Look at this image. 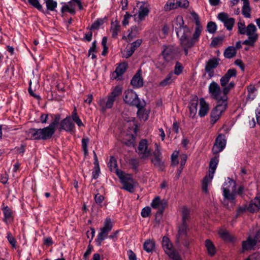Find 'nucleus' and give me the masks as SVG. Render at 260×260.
<instances>
[{
	"mask_svg": "<svg viewBox=\"0 0 260 260\" xmlns=\"http://www.w3.org/2000/svg\"><path fill=\"white\" fill-rule=\"evenodd\" d=\"M237 76V71L235 69H230L220 79L221 88L219 85L215 81L210 83L208 86V92L211 98L215 100L217 103L227 102L228 94L235 86L233 81H230L231 78Z\"/></svg>",
	"mask_w": 260,
	"mask_h": 260,
	"instance_id": "1",
	"label": "nucleus"
},
{
	"mask_svg": "<svg viewBox=\"0 0 260 260\" xmlns=\"http://www.w3.org/2000/svg\"><path fill=\"white\" fill-rule=\"evenodd\" d=\"M122 92V88L119 86H116L106 98H100L98 102V105L101 111L104 112L107 109L112 108L114 102L121 95Z\"/></svg>",
	"mask_w": 260,
	"mask_h": 260,
	"instance_id": "2",
	"label": "nucleus"
},
{
	"mask_svg": "<svg viewBox=\"0 0 260 260\" xmlns=\"http://www.w3.org/2000/svg\"><path fill=\"white\" fill-rule=\"evenodd\" d=\"M218 162L219 156L212 158L210 161L208 173L203 178L202 183V190L206 193H208V187L211 184Z\"/></svg>",
	"mask_w": 260,
	"mask_h": 260,
	"instance_id": "3",
	"label": "nucleus"
},
{
	"mask_svg": "<svg viewBox=\"0 0 260 260\" xmlns=\"http://www.w3.org/2000/svg\"><path fill=\"white\" fill-rule=\"evenodd\" d=\"M54 134L48 126L43 128H30L27 131V136L31 140H47Z\"/></svg>",
	"mask_w": 260,
	"mask_h": 260,
	"instance_id": "4",
	"label": "nucleus"
},
{
	"mask_svg": "<svg viewBox=\"0 0 260 260\" xmlns=\"http://www.w3.org/2000/svg\"><path fill=\"white\" fill-rule=\"evenodd\" d=\"M236 182L228 177L222 186L223 195L225 199L233 202L237 193Z\"/></svg>",
	"mask_w": 260,
	"mask_h": 260,
	"instance_id": "5",
	"label": "nucleus"
},
{
	"mask_svg": "<svg viewBox=\"0 0 260 260\" xmlns=\"http://www.w3.org/2000/svg\"><path fill=\"white\" fill-rule=\"evenodd\" d=\"M121 183L123 185L121 189L125 190L131 193L134 192L136 182L133 179L132 175L125 174L123 172H117Z\"/></svg>",
	"mask_w": 260,
	"mask_h": 260,
	"instance_id": "6",
	"label": "nucleus"
},
{
	"mask_svg": "<svg viewBox=\"0 0 260 260\" xmlns=\"http://www.w3.org/2000/svg\"><path fill=\"white\" fill-rule=\"evenodd\" d=\"M190 209L186 206L181 209L182 223L179 227V239L185 237L188 229L187 221L190 218Z\"/></svg>",
	"mask_w": 260,
	"mask_h": 260,
	"instance_id": "7",
	"label": "nucleus"
},
{
	"mask_svg": "<svg viewBox=\"0 0 260 260\" xmlns=\"http://www.w3.org/2000/svg\"><path fill=\"white\" fill-rule=\"evenodd\" d=\"M113 227V223L110 218H106L104 222V225L100 228V232L97 236L98 245L100 246L101 243L108 238V234Z\"/></svg>",
	"mask_w": 260,
	"mask_h": 260,
	"instance_id": "8",
	"label": "nucleus"
},
{
	"mask_svg": "<svg viewBox=\"0 0 260 260\" xmlns=\"http://www.w3.org/2000/svg\"><path fill=\"white\" fill-rule=\"evenodd\" d=\"M123 100L126 104L137 108L143 107V104L140 101L137 94L132 89H128L124 92Z\"/></svg>",
	"mask_w": 260,
	"mask_h": 260,
	"instance_id": "9",
	"label": "nucleus"
},
{
	"mask_svg": "<svg viewBox=\"0 0 260 260\" xmlns=\"http://www.w3.org/2000/svg\"><path fill=\"white\" fill-rule=\"evenodd\" d=\"M179 38L180 43L182 47H191L196 41V39L199 37L200 34H193V38L191 34H176Z\"/></svg>",
	"mask_w": 260,
	"mask_h": 260,
	"instance_id": "10",
	"label": "nucleus"
},
{
	"mask_svg": "<svg viewBox=\"0 0 260 260\" xmlns=\"http://www.w3.org/2000/svg\"><path fill=\"white\" fill-rule=\"evenodd\" d=\"M162 245L165 253L170 258L173 260H180L178 253L174 249L172 244L168 237L165 236L163 237Z\"/></svg>",
	"mask_w": 260,
	"mask_h": 260,
	"instance_id": "11",
	"label": "nucleus"
},
{
	"mask_svg": "<svg viewBox=\"0 0 260 260\" xmlns=\"http://www.w3.org/2000/svg\"><path fill=\"white\" fill-rule=\"evenodd\" d=\"M227 102H220L217 103V105L211 113V120L214 123L219 118L222 113L226 109Z\"/></svg>",
	"mask_w": 260,
	"mask_h": 260,
	"instance_id": "12",
	"label": "nucleus"
},
{
	"mask_svg": "<svg viewBox=\"0 0 260 260\" xmlns=\"http://www.w3.org/2000/svg\"><path fill=\"white\" fill-rule=\"evenodd\" d=\"M162 54L166 60H169L178 56L180 54V50L178 47L170 45L165 47Z\"/></svg>",
	"mask_w": 260,
	"mask_h": 260,
	"instance_id": "13",
	"label": "nucleus"
},
{
	"mask_svg": "<svg viewBox=\"0 0 260 260\" xmlns=\"http://www.w3.org/2000/svg\"><path fill=\"white\" fill-rule=\"evenodd\" d=\"M137 152L142 159L147 158L151 156V151L148 149L146 140H142L139 142Z\"/></svg>",
	"mask_w": 260,
	"mask_h": 260,
	"instance_id": "14",
	"label": "nucleus"
},
{
	"mask_svg": "<svg viewBox=\"0 0 260 260\" xmlns=\"http://www.w3.org/2000/svg\"><path fill=\"white\" fill-rule=\"evenodd\" d=\"M226 141L225 136L223 134H219L217 137L215 142L212 148V152L214 154H217L222 151L225 147Z\"/></svg>",
	"mask_w": 260,
	"mask_h": 260,
	"instance_id": "15",
	"label": "nucleus"
},
{
	"mask_svg": "<svg viewBox=\"0 0 260 260\" xmlns=\"http://www.w3.org/2000/svg\"><path fill=\"white\" fill-rule=\"evenodd\" d=\"M59 129L72 133L75 131V125L70 116L62 119L59 124Z\"/></svg>",
	"mask_w": 260,
	"mask_h": 260,
	"instance_id": "16",
	"label": "nucleus"
},
{
	"mask_svg": "<svg viewBox=\"0 0 260 260\" xmlns=\"http://www.w3.org/2000/svg\"><path fill=\"white\" fill-rule=\"evenodd\" d=\"M217 17L224 23V26L229 31L232 30L235 24V19L233 18H229L228 14L224 12L219 13Z\"/></svg>",
	"mask_w": 260,
	"mask_h": 260,
	"instance_id": "17",
	"label": "nucleus"
},
{
	"mask_svg": "<svg viewBox=\"0 0 260 260\" xmlns=\"http://www.w3.org/2000/svg\"><path fill=\"white\" fill-rule=\"evenodd\" d=\"M219 59L213 57L210 59L206 64L205 70L208 73L209 75L211 77L213 73V69L216 68L219 64Z\"/></svg>",
	"mask_w": 260,
	"mask_h": 260,
	"instance_id": "18",
	"label": "nucleus"
},
{
	"mask_svg": "<svg viewBox=\"0 0 260 260\" xmlns=\"http://www.w3.org/2000/svg\"><path fill=\"white\" fill-rule=\"evenodd\" d=\"M141 70H139L131 80V83L134 88H139L143 85V80L141 78Z\"/></svg>",
	"mask_w": 260,
	"mask_h": 260,
	"instance_id": "19",
	"label": "nucleus"
},
{
	"mask_svg": "<svg viewBox=\"0 0 260 260\" xmlns=\"http://www.w3.org/2000/svg\"><path fill=\"white\" fill-rule=\"evenodd\" d=\"M200 101V109L199 115L200 117H203L206 115L209 111V105L205 101L204 98H201Z\"/></svg>",
	"mask_w": 260,
	"mask_h": 260,
	"instance_id": "20",
	"label": "nucleus"
},
{
	"mask_svg": "<svg viewBox=\"0 0 260 260\" xmlns=\"http://www.w3.org/2000/svg\"><path fill=\"white\" fill-rule=\"evenodd\" d=\"M188 6L189 2L187 0H173V2L170 4L171 9H176L178 7L187 8Z\"/></svg>",
	"mask_w": 260,
	"mask_h": 260,
	"instance_id": "21",
	"label": "nucleus"
},
{
	"mask_svg": "<svg viewBox=\"0 0 260 260\" xmlns=\"http://www.w3.org/2000/svg\"><path fill=\"white\" fill-rule=\"evenodd\" d=\"M248 209L250 212H256L260 209V198L256 197L249 205Z\"/></svg>",
	"mask_w": 260,
	"mask_h": 260,
	"instance_id": "22",
	"label": "nucleus"
},
{
	"mask_svg": "<svg viewBox=\"0 0 260 260\" xmlns=\"http://www.w3.org/2000/svg\"><path fill=\"white\" fill-rule=\"evenodd\" d=\"M149 12V10L147 7L144 5L141 6L137 17V19H138V21L140 22L143 21L145 17L148 15Z\"/></svg>",
	"mask_w": 260,
	"mask_h": 260,
	"instance_id": "23",
	"label": "nucleus"
},
{
	"mask_svg": "<svg viewBox=\"0 0 260 260\" xmlns=\"http://www.w3.org/2000/svg\"><path fill=\"white\" fill-rule=\"evenodd\" d=\"M165 203H164L160 201V198L158 197H156L152 201L151 206L154 209L161 210L160 213H161L165 208Z\"/></svg>",
	"mask_w": 260,
	"mask_h": 260,
	"instance_id": "24",
	"label": "nucleus"
},
{
	"mask_svg": "<svg viewBox=\"0 0 260 260\" xmlns=\"http://www.w3.org/2000/svg\"><path fill=\"white\" fill-rule=\"evenodd\" d=\"M198 101L197 100L191 101L189 104V116L192 118H194L197 112Z\"/></svg>",
	"mask_w": 260,
	"mask_h": 260,
	"instance_id": "25",
	"label": "nucleus"
},
{
	"mask_svg": "<svg viewBox=\"0 0 260 260\" xmlns=\"http://www.w3.org/2000/svg\"><path fill=\"white\" fill-rule=\"evenodd\" d=\"M107 21V18L106 17L103 18H98L90 26V29L92 31L98 30Z\"/></svg>",
	"mask_w": 260,
	"mask_h": 260,
	"instance_id": "26",
	"label": "nucleus"
},
{
	"mask_svg": "<svg viewBox=\"0 0 260 260\" xmlns=\"http://www.w3.org/2000/svg\"><path fill=\"white\" fill-rule=\"evenodd\" d=\"M257 246V244L254 239L249 237L245 241L242 243V248L244 250H251L253 248L254 246Z\"/></svg>",
	"mask_w": 260,
	"mask_h": 260,
	"instance_id": "27",
	"label": "nucleus"
},
{
	"mask_svg": "<svg viewBox=\"0 0 260 260\" xmlns=\"http://www.w3.org/2000/svg\"><path fill=\"white\" fill-rule=\"evenodd\" d=\"M3 214L4 215V221L8 223L11 221L13 219V215L11 210L9 208L8 206L4 207L2 209Z\"/></svg>",
	"mask_w": 260,
	"mask_h": 260,
	"instance_id": "28",
	"label": "nucleus"
},
{
	"mask_svg": "<svg viewBox=\"0 0 260 260\" xmlns=\"http://www.w3.org/2000/svg\"><path fill=\"white\" fill-rule=\"evenodd\" d=\"M248 39L245 40L242 42L243 44L246 45H253L258 38L257 34H247Z\"/></svg>",
	"mask_w": 260,
	"mask_h": 260,
	"instance_id": "29",
	"label": "nucleus"
},
{
	"mask_svg": "<svg viewBox=\"0 0 260 260\" xmlns=\"http://www.w3.org/2000/svg\"><path fill=\"white\" fill-rule=\"evenodd\" d=\"M175 79V77L173 74V73L171 72L169 73L167 76L159 83V85L164 87L170 85Z\"/></svg>",
	"mask_w": 260,
	"mask_h": 260,
	"instance_id": "30",
	"label": "nucleus"
},
{
	"mask_svg": "<svg viewBox=\"0 0 260 260\" xmlns=\"http://www.w3.org/2000/svg\"><path fill=\"white\" fill-rule=\"evenodd\" d=\"M223 54L226 58H232L236 54V48L233 46H229L224 50Z\"/></svg>",
	"mask_w": 260,
	"mask_h": 260,
	"instance_id": "31",
	"label": "nucleus"
},
{
	"mask_svg": "<svg viewBox=\"0 0 260 260\" xmlns=\"http://www.w3.org/2000/svg\"><path fill=\"white\" fill-rule=\"evenodd\" d=\"M108 165L111 171H115L117 174V172H119L118 169L117 160L114 156H110Z\"/></svg>",
	"mask_w": 260,
	"mask_h": 260,
	"instance_id": "32",
	"label": "nucleus"
},
{
	"mask_svg": "<svg viewBox=\"0 0 260 260\" xmlns=\"http://www.w3.org/2000/svg\"><path fill=\"white\" fill-rule=\"evenodd\" d=\"M205 246L209 255L213 256L215 254L216 249L211 240L207 239L205 241Z\"/></svg>",
	"mask_w": 260,
	"mask_h": 260,
	"instance_id": "33",
	"label": "nucleus"
},
{
	"mask_svg": "<svg viewBox=\"0 0 260 260\" xmlns=\"http://www.w3.org/2000/svg\"><path fill=\"white\" fill-rule=\"evenodd\" d=\"M127 68V63L126 62H122L116 68L114 73H116L117 77L120 76L124 74Z\"/></svg>",
	"mask_w": 260,
	"mask_h": 260,
	"instance_id": "34",
	"label": "nucleus"
},
{
	"mask_svg": "<svg viewBox=\"0 0 260 260\" xmlns=\"http://www.w3.org/2000/svg\"><path fill=\"white\" fill-rule=\"evenodd\" d=\"M154 247V242L150 239L147 240L143 244V248L147 252H151L153 250Z\"/></svg>",
	"mask_w": 260,
	"mask_h": 260,
	"instance_id": "35",
	"label": "nucleus"
},
{
	"mask_svg": "<svg viewBox=\"0 0 260 260\" xmlns=\"http://www.w3.org/2000/svg\"><path fill=\"white\" fill-rule=\"evenodd\" d=\"M138 109L137 111V115L139 118L143 121H146L148 118V112L143 109V107L137 108Z\"/></svg>",
	"mask_w": 260,
	"mask_h": 260,
	"instance_id": "36",
	"label": "nucleus"
},
{
	"mask_svg": "<svg viewBox=\"0 0 260 260\" xmlns=\"http://www.w3.org/2000/svg\"><path fill=\"white\" fill-rule=\"evenodd\" d=\"M154 166L159 170H163L164 169V164L162 161L161 157L152 158L151 160Z\"/></svg>",
	"mask_w": 260,
	"mask_h": 260,
	"instance_id": "37",
	"label": "nucleus"
},
{
	"mask_svg": "<svg viewBox=\"0 0 260 260\" xmlns=\"http://www.w3.org/2000/svg\"><path fill=\"white\" fill-rule=\"evenodd\" d=\"M224 40V37L223 36L213 38L211 43V46L213 47H216L219 45H221L222 44Z\"/></svg>",
	"mask_w": 260,
	"mask_h": 260,
	"instance_id": "38",
	"label": "nucleus"
},
{
	"mask_svg": "<svg viewBox=\"0 0 260 260\" xmlns=\"http://www.w3.org/2000/svg\"><path fill=\"white\" fill-rule=\"evenodd\" d=\"M60 119V116L59 114H56L54 115V119L53 122H52L48 127L49 128L52 132L54 134L55 133L56 129V126L59 123V122Z\"/></svg>",
	"mask_w": 260,
	"mask_h": 260,
	"instance_id": "39",
	"label": "nucleus"
},
{
	"mask_svg": "<svg viewBox=\"0 0 260 260\" xmlns=\"http://www.w3.org/2000/svg\"><path fill=\"white\" fill-rule=\"evenodd\" d=\"M176 26L173 25V28H175V32H188L189 31V29L186 26H183L181 23L176 24Z\"/></svg>",
	"mask_w": 260,
	"mask_h": 260,
	"instance_id": "40",
	"label": "nucleus"
},
{
	"mask_svg": "<svg viewBox=\"0 0 260 260\" xmlns=\"http://www.w3.org/2000/svg\"><path fill=\"white\" fill-rule=\"evenodd\" d=\"M120 25L119 22L117 20H115L114 21H112L110 28L112 32H118L120 30Z\"/></svg>",
	"mask_w": 260,
	"mask_h": 260,
	"instance_id": "41",
	"label": "nucleus"
},
{
	"mask_svg": "<svg viewBox=\"0 0 260 260\" xmlns=\"http://www.w3.org/2000/svg\"><path fill=\"white\" fill-rule=\"evenodd\" d=\"M75 4L78 6L79 10H82L83 9L80 0H71L68 3V5L72 8H75Z\"/></svg>",
	"mask_w": 260,
	"mask_h": 260,
	"instance_id": "42",
	"label": "nucleus"
},
{
	"mask_svg": "<svg viewBox=\"0 0 260 260\" xmlns=\"http://www.w3.org/2000/svg\"><path fill=\"white\" fill-rule=\"evenodd\" d=\"M46 5L48 10L54 11L55 8L57 7V3L53 0H47L46 1Z\"/></svg>",
	"mask_w": 260,
	"mask_h": 260,
	"instance_id": "43",
	"label": "nucleus"
},
{
	"mask_svg": "<svg viewBox=\"0 0 260 260\" xmlns=\"http://www.w3.org/2000/svg\"><path fill=\"white\" fill-rule=\"evenodd\" d=\"M219 234L220 237L225 240L232 241V238L230 234L226 231L221 230L219 231Z\"/></svg>",
	"mask_w": 260,
	"mask_h": 260,
	"instance_id": "44",
	"label": "nucleus"
},
{
	"mask_svg": "<svg viewBox=\"0 0 260 260\" xmlns=\"http://www.w3.org/2000/svg\"><path fill=\"white\" fill-rule=\"evenodd\" d=\"M134 17L135 20L137 19V15L134 14V15H132L130 14V13L128 12H126L125 15L124 16L123 20L122 22V23L123 25L125 26L128 24V20L131 17Z\"/></svg>",
	"mask_w": 260,
	"mask_h": 260,
	"instance_id": "45",
	"label": "nucleus"
},
{
	"mask_svg": "<svg viewBox=\"0 0 260 260\" xmlns=\"http://www.w3.org/2000/svg\"><path fill=\"white\" fill-rule=\"evenodd\" d=\"M61 12L62 13H64L66 12H68L73 15H74L76 13L75 8H70L68 4H65L62 7Z\"/></svg>",
	"mask_w": 260,
	"mask_h": 260,
	"instance_id": "46",
	"label": "nucleus"
},
{
	"mask_svg": "<svg viewBox=\"0 0 260 260\" xmlns=\"http://www.w3.org/2000/svg\"><path fill=\"white\" fill-rule=\"evenodd\" d=\"M89 142V140L88 138H84L82 140V146L85 155L88 153V144Z\"/></svg>",
	"mask_w": 260,
	"mask_h": 260,
	"instance_id": "47",
	"label": "nucleus"
},
{
	"mask_svg": "<svg viewBox=\"0 0 260 260\" xmlns=\"http://www.w3.org/2000/svg\"><path fill=\"white\" fill-rule=\"evenodd\" d=\"M217 28L216 24L213 21H210L207 25V30L209 32H215Z\"/></svg>",
	"mask_w": 260,
	"mask_h": 260,
	"instance_id": "48",
	"label": "nucleus"
},
{
	"mask_svg": "<svg viewBox=\"0 0 260 260\" xmlns=\"http://www.w3.org/2000/svg\"><path fill=\"white\" fill-rule=\"evenodd\" d=\"M183 69V68L182 64L178 61H177L175 64L173 74L179 75L182 72Z\"/></svg>",
	"mask_w": 260,
	"mask_h": 260,
	"instance_id": "49",
	"label": "nucleus"
},
{
	"mask_svg": "<svg viewBox=\"0 0 260 260\" xmlns=\"http://www.w3.org/2000/svg\"><path fill=\"white\" fill-rule=\"evenodd\" d=\"M187 238V234L185 237H183V238H181L179 239V233H178L177 240L179 243H182L183 245L186 247H187L189 245V242L186 239Z\"/></svg>",
	"mask_w": 260,
	"mask_h": 260,
	"instance_id": "50",
	"label": "nucleus"
},
{
	"mask_svg": "<svg viewBox=\"0 0 260 260\" xmlns=\"http://www.w3.org/2000/svg\"><path fill=\"white\" fill-rule=\"evenodd\" d=\"M129 165L132 167L133 169L137 170L139 166V160L137 158H132L129 160Z\"/></svg>",
	"mask_w": 260,
	"mask_h": 260,
	"instance_id": "51",
	"label": "nucleus"
},
{
	"mask_svg": "<svg viewBox=\"0 0 260 260\" xmlns=\"http://www.w3.org/2000/svg\"><path fill=\"white\" fill-rule=\"evenodd\" d=\"M251 9L250 6H247L244 8V7H242V12L243 15L246 18H250L251 17L250 15Z\"/></svg>",
	"mask_w": 260,
	"mask_h": 260,
	"instance_id": "52",
	"label": "nucleus"
},
{
	"mask_svg": "<svg viewBox=\"0 0 260 260\" xmlns=\"http://www.w3.org/2000/svg\"><path fill=\"white\" fill-rule=\"evenodd\" d=\"M151 212V208L149 207H145L142 210L141 216L143 217H147L150 215Z\"/></svg>",
	"mask_w": 260,
	"mask_h": 260,
	"instance_id": "53",
	"label": "nucleus"
},
{
	"mask_svg": "<svg viewBox=\"0 0 260 260\" xmlns=\"http://www.w3.org/2000/svg\"><path fill=\"white\" fill-rule=\"evenodd\" d=\"M28 1L30 5L36 8L38 10L40 11L42 9V7L38 0H28Z\"/></svg>",
	"mask_w": 260,
	"mask_h": 260,
	"instance_id": "54",
	"label": "nucleus"
},
{
	"mask_svg": "<svg viewBox=\"0 0 260 260\" xmlns=\"http://www.w3.org/2000/svg\"><path fill=\"white\" fill-rule=\"evenodd\" d=\"M155 149L153 153V158L161 157V153L160 152V148L159 146L157 144H155Z\"/></svg>",
	"mask_w": 260,
	"mask_h": 260,
	"instance_id": "55",
	"label": "nucleus"
},
{
	"mask_svg": "<svg viewBox=\"0 0 260 260\" xmlns=\"http://www.w3.org/2000/svg\"><path fill=\"white\" fill-rule=\"evenodd\" d=\"M7 238L10 244L14 247H16V240L10 233H7Z\"/></svg>",
	"mask_w": 260,
	"mask_h": 260,
	"instance_id": "56",
	"label": "nucleus"
},
{
	"mask_svg": "<svg viewBox=\"0 0 260 260\" xmlns=\"http://www.w3.org/2000/svg\"><path fill=\"white\" fill-rule=\"evenodd\" d=\"M142 42V40L141 39H138L131 44V48L135 51L141 45Z\"/></svg>",
	"mask_w": 260,
	"mask_h": 260,
	"instance_id": "57",
	"label": "nucleus"
},
{
	"mask_svg": "<svg viewBox=\"0 0 260 260\" xmlns=\"http://www.w3.org/2000/svg\"><path fill=\"white\" fill-rule=\"evenodd\" d=\"M72 120L76 123L79 127H84L85 125L82 122L81 119L80 118L79 116H77L72 119Z\"/></svg>",
	"mask_w": 260,
	"mask_h": 260,
	"instance_id": "58",
	"label": "nucleus"
},
{
	"mask_svg": "<svg viewBox=\"0 0 260 260\" xmlns=\"http://www.w3.org/2000/svg\"><path fill=\"white\" fill-rule=\"evenodd\" d=\"M256 30V26L253 23L249 24L245 29V32H255Z\"/></svg>",
	"mask_w": 260,
	"mask_h": 260,
	"instance_id": "59",
	"label": "nucleus"
},
{
	"mask_svg": "<svg viewBox=\"0 0 260 260\" xmlns=\"http://www.w3.org/2000/svg\"><path fill=\"white\" fill-rule=\"evenodd\" d=\"M178 152H176V153L174 152L172 154V156H171L172 164L174 166H176L178 164Z\"/></svg>",
	"mask_w": 260,
	"mask_h": 260,
	"instance_id": "60",
	"label": "nucleus"
},
{
	"mask_svg": "<svg viewBox=\"0 0 260 260\" xmlns=\"http://www.w3.org/2000/svg\"><path fill=\"white\" fill-rule=\"evenodd\" d=\"M104 199V197L100 193H97L94 197L95 202L99 205L101 204L103 202Z\"/></svg>",
	"mask_w": 260,
	"mask_h": 260,
	"instance_id": "61",
	"label": "nucleus"
},
{
	"mask_svg": "<svg viewBox=\"0 0 260 260\" xmlns=\"http://www.w3.org/2000/svg\"><path fill=\"white\" fill-rule=\"evenodd\" d=\"M245 260H260V253H254L247 257Z\"/></svg>",
	"mask_w": 260,
	"mask_h": 260,
	"instance_id": "62",
	"label": "nucleus"
},
{
	"mask_svg": "<svg viewBox=\"0 0 260 260\" xmlns=\"http://www.w3.org/2000/svg\"><path fill=\"white\" fill-rule=\"evenodd\" d=\"M127 253L128 256V260H137L136 255L132 250H128Z\"/></svg>",
	"mask_w": 260,
	"mask_h": 260,
	"instance_id": "63",
	"label": "nucleus"
},
{
	"mask_svg": "<svg viewBox=\"0 0 260 260\" xmlns=\"http://www.w3.org/2000/svg\"><path fill=\"white\" fill-rule=\"evenodd\" d=\"M253 239L257 244V246H260V229L256 233Z\"/></svg>",
	"mask_w": 260,
	"mask_h": 260,
	"instance_id": "64",
	"label": "nucleus"
}]
</instances>
